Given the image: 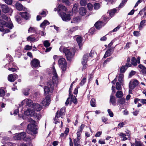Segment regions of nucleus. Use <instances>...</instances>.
<instances>
[{
	"instance_id": "nucleus-1",
	"label": "nucleus",
	"mask_w": 146,
	"mask_h": 146,
	"mask_svg": "<svg viewBox=\"0 0 146 146\" xmlns=\"http://www.w3.org/2000/svg\"><path fill=\"white\" fill-rule=\"evenodd\" d=\"M2 17L3 19L7 21L3 20L0 21V31H3L4 27L12 29L13 27V25L11 23L10 18L5 15L3 16Z\"/></svg>"
},
{
	"instance_id": "nucleus-2",
	"label": "nucleus",
	"mask_w": 146,
	"mask_h": 146,
	"mask_svg": "<svg viewBox=\"0 0 146 146\" xmlns=\"http://www.w3.org/2000/svg\"><path fill=\"white\" fill-rule=\"evenodd\" d=\"M60 51L64 53L65 55L68 60H70L74 57V53L71 49H70L62 46L60 47Z\"/></svg>"
},
{
	"instance_id": "nucleus-3",
	"label": "nucleus",
	"mask_w": 146,
	"mask_h": 146,
	"mask_svg": "<svg viewBox=\"0 0 146 146\" xmlns=\"http://www.w3.org/2000/svg\"><path fill=\"white\" fill-rule=\"evenodd\" d=\"M54 81L51 80L47 83V86L44 88V94L47 95L51 93L53 91L54 86Z\"/></svg>"
},
{
	"instance_id": "nucleus-4",
	"label": "nucleus",
	"mask_w": 146,
	"mask_h": 146,
	"mask_svg": "<svg viewBox=\"0 0 146 146\" xmlns=\"http://www.w3.org/2000/svg\"><path fill=\"white\" fill-rule=\"evenodd\" d=\"M38 128L34 124H29L27 126V131L29 134L34 135L37 133Z\"/></svg>"
},
{
	"instance_id": "nucleus-5",
	"label": "nucleus",
	"mask_w": 146,
	"mask_h": 146,
	"mask_svg": "<svg viewBox=\"0 0 146 146\" xmlns=\"http://www.w3.org/2000/svg\"><path fill=\"white\" fill-rule=\"evenodd\" d=\"M25 114L26 115L31 116H34L38 120L41 117V115L39 113H36L35 111L32 109H29L25 111Z\"/></svg>"
},
{
	"instance_id": "nucleus-6",
	"label": "nucleus",
	"mask_w": 146,
	"mask_h": 146,
	"mask_svg": "<svg viewBox=\"0 0 146 146\" xmlns=\"http://www.w3.org/2000/svg\"><path fill=\"white\" fill-rule=\"evenodd\" d=\"M59 67L63 71L66 70V68L67 63L65 58H62L59 59L58 61Z\"/></svg>"
},
{
	"instance_id": "nucleus-7",
	"label": "nucleus",
	"mask_w": 146,
	"mask_h": 146,
	"mask_svg": "<svg viewBox=\"0 0 146 146\" xmlns=\"http://www.w3.org/2000/svg\"><path fill=\"white\" fill-rule=\"evenodd\" d=\"M89 57H88V54H85L83 57L82 61V64L83 65V67L82 68V70L85 69L86 68L87 65L86 63L89 59Z\"/></svg>"
},
{
	"instance_id": "nucleus-8",
	"label": "nucleus",
	"mask_w": 146,
	"mask_h": 146,
	"mask_svg": "<svg viewBox=\"0 0 146 146\" xmlns=\"http://www.w3.org/2000/svg\"><path fill=\"white\" fill-rule=\"evenodd\" d=\"M139 82L138 81L135 79L131 80L129 83V87L131 90H133L135 87L138 85Z\"/></svg>"
},
{
	"instance_id": "nucleus-9",
	"label": "nucleus",
	"mask_w": 146,
	"mask_h": 146,
	"mask_svg": "<svg viewBox=\"0 0 146 146\" xmlns=\"http://www.w3.org/2000/svg\"><path fill=\"white\" fill-rule=\"evenodd\" d=\"M1 8L2 11L4 13H11L13 11L11 8H9L7 5H1Z\"/></svg>"
},
{
	"instance_id": "nucleus-10",
	"label": "nucleus",
	"mask_w": 146,
	"mask_h": 146,
	"mask_svg": "<svg viewBox=\"0 0 146 146\" xmlns=\"http://www.w3.org/2000/svg\"><path fill=\"white\" fill-rule=\"evenodd\" d=\"M33 104L32 101L29 99H25L21 103L22 106L25 105L26 106L31 108Z\"/></svg>"
},
{
	"instance_id": "nucleus-11",
	"label": "nucleus",
	"mask_w": 146,
	"mask_h": 146,
	"mask_svg": "<svg viewBox=\"0 0 146 146\" xmlns=\"http://www.w3.org/2000/svg\"><path fill=\"white\" fill-rule=\"evenodd\" d=\"M60 15L62 20L64 21H69L71 19L70 15L66 14L65 13L63 12H61Z\"/></svg>"
},
{
	"instance_id": "nucleus-12",
	"label": "nucleus",
	"mask_w": 146,
	"mask_h": 146,
	"mask_svg": "<svg viewBox=\"0 0 146 146\" xmlns=\"http://www.w3.org/2000/svg\"><path fill=\"white\" fill-rule=\"evenodd\" d=\"M31 64L33 68H37L38 67H40V62L38 60L34 58L31 62Z\"/></svg>"
},
{
	"instance_id": "nucleus-13",
	"label": "nucleus",
	"mask_w": 146,
	"mask_h": 146,
	"mask_svg": "<svg viewBox=\"0 0 146 146\" xmlns=\"http://www.w3.org/2000/svg\"><path fill=\"white\" fill-rule=\"evenodd\" d=\"M25 136V133L22 132L19 133H16L14 137L15 139L16 140H20L23 139Z\"/></svg>"
},
{
	"instance_id": "nucleus-14",
	"label": "nucleus",
	"mask_w": 146,
	"mask_h": 146,
	"mask_svg": "<svg viewBox=\"0 0 146 146\" xmlns=\"http://www.w3.org/2000/svg\"><path fill=\"white\" fill-rule=\"evenodd\" d=\"M140 57L139 56H138L137 59L135 57H133L131 59V63L133 66H137V63H140Z\"/></svg>"
},
{
	"instance_id": "nucleus-15",
	"label": "nucleus",
	"mask_w": 146,
	"mask_h": 146,
	"mask_svg": "<svg viewBox=\"0 0 146 146\" xmlns=\"http://www.w3.org/2000/svg\"><path fill=\"white\" fill-rule=\"evenodd\" d=\"M50 98L49 96L48 95L46 96L45 99H44L42 102V103L43 106H46L49 105L50 101Z\"/></svg>"
},
{
	"instance_id": "nucleus-16",
	"label": "nucleus",
	"mask_w": 146,
	"mask_h": 146,
	"mask_svg": "<svg viewBox=\"0 0 146 146\" xmlns=\"http://www.w3.org/2000/svg\"><path fill=\"white\" fill-rule=\"evenodd\" d=\"M18 78L17 75L16 74H11L9 75L8 77L9 81L11 82H14Z\"/></svg>"
},
{
	"instance_id": "nucleus-17",
	"label": "nucleus",
	"mask_w": 146,
	"mask_h": 146,
	"mask_svg": "<svg viewBox=\"0 0 146 146\" xmlns=\"http://www.w3.org/2000/svg\"><path fill=\"white\" fill-rule=\"evenodd\" d=\"M19 15L22 17L26 20L29 19L30 17L29 14L26 12H20L19 13Z\"/></svg>"
},
{
	"instance_id": "nucleus-18",
	"label": "nucleus",
	"mask_w": 146,
	"mask_h": 146,
	"mask_svg": "<svg viewBox=\"0 0 146 146\" xmlns=\"http://www.w3.org/2000/svg\"><path fill=\"white\" fill-rule=\"evenodd\" d=\"M118 135L119 136L121 137V138H122V139L121 140L122 141H125L128 139V138L126 137V136H128V138L130 139V136L129 134H127L126 135L125 134L121 132L118 134Z\"/></svg>"
},
{
	"instance_id": "nucleus-19",
	"label": "nucleus",
	"mask_w": 146,
	"mask_h": 146,
	"mask_svg": "<svg viewBox=\"0 0 146 146\" xmlns=\"http://www.w3.org/2000/svg\"><path fill=\"white\" fill-rule=\"evenodd\" d=\"M32 108L37 111H39L42 109V106L40 104L37 103H33Z\"/></svg>"
},
{
	"instance_id": "nucleus-20",
	"label": "nucleus",
	"mask_w": 146,
	"mask_h": 146,
	"mask_svg": "<svg viewBox=\"0 0 146 146\" xmlns=\"http://www.w3.org/2000/svg\"><path fill=\"white\" fill-rule=\"evenodd\" d=\"M15 5L16 9L19 11L22 10L25 11L26 9L23 7L22 5L19 2L16 3Z\"/></svg>"
},
{
	"instance_id": "nucleus-21",
	"label": "nucleus",
	"mask_w": 146,
	"mask_h": 146,
	"mask_svg": "<svg viewBox=\"0 0 146 146\" xmlns=\"http://www.w3.org/2000/svg\"><path fill=\"white\" fill-rule=\"evenodd\" d=\"M106 23L100 21L97 22L95 24V26L97 29H99L104 26Z\"/></svg>"
},
{
	"instance_id": "nucleus-22",
	"label": "nucleus",
	"mask_w": 146,
	"mask_h": 146,
	"mask_svg": "<svg viewBox=\"0 0 146 146\" xmlns=\"http://www.w3.org/2000/svg\"><path fill=\"white\" fill-rule=\"evenodd\" d=\"M123 75L122 73H120L118 78V80L120 83L121 85L123 86L124 84Z\"/></svg>"
},
{
	"instance_id": "nucleus-23",
	"label": "nucleus",
	"mask_w": 146,
	"mask_h": 146,
	"mask_svg": "<svg viewBox=\"0 0 146 146\" xmlns=\"http://www.w3.org/2000/svg\"><path fill=\"white\" fill-rule=\"evenodd\" d=\"M39 38L38 37L35 38L33 37V36H30L27 38V39L28 41L33 42L37 40Z\"/></svg>"
},
{
	"instance_id": "nucleus-24",
	"label": "nucleus",
	"mask_w": 146,
	"mask_h": 146,
	"mask_svg": "<svg viewBox=\"0 0 146 146\" xmlns=\"http://www.w3.org/2000/svg\"><path fill=\"white\" fill-rule=\"evenodd\" d=\"M79 12L81 15L84 16L86 15V9L84 7H81L79 9Z\"/></svg>"
},
{
	"instance_id": "nucleus-25",
	"label": "nucleus",
	"mask_w": 146,
	"mask_h": 146,
	"mask_svg": "<svg viewBox=\"0 0 146 146\" xmlns=\"http://www.w3.org/2000/svg\"><path fill=\"white\" fill-rule=\"evenodd\" d=\"M60 116L61 118H63L62 117V115L60 114V112H59V111H57L56 113V116L54 119L55 124H56L58 122V121H57V119L58 118L60 117Z\"/></svg>"
},
{
	"instance_id": "nucleus-26",
	"label": "nucleus",
	"mask_w": 146,
	"mask_h": 146,
	"mask_svg": "<svg viewBox=\"0 0 146 146\" xmlns=\"http://www.w3.org/2000/svg\"><path fill=\"white\" fill-rule=\"evenodd\" d=\"M52 74L53 75L52 77V80L55 81L57 80L58 76L56 70L54 68H53Z\"/></svg>"
},
{
	"instance_id": "nucleus-27",
	"label": "nucleus",
	"mask_w": 146,
	"mask_h": 146,
	"mask_svg": "<svg viewBox=\"0 0 146 146\" xmlns=\"http://www.w3.org/2000/svg\"><path fill=\"white\" fill-rule=\"evenodd\" d=\"M58 8L59 9V10L58 11V12L59 13H60V11L61 10L64 11L65 12H66L67 11V9L66 7L60 4L58 6Z\"/></svg>"
},
{
	"instance_id": "nucleus-28",
	"label": "nucleus",
	"mask_w": 146,
	"mask_h": 146,
	"mask_svg": "<svg viewBox=\"0 0 146 146\" xmlns=\"http://www.w3.org/2000/svg\"><path fill=\"white\" fill-rule=\"evenodd\" d=\"M82 38L81 36H78L76 38V41L79 46L80 48L82 46Z\"/></svg>"
},
{
	"instance_id": "nucleus-29",
	"label": "nucleus",
	"mask_w": 146,
	"mask_h": 146,
	"mask_svg": "<svg viewBox=\"0 0 146 146\" xmlns=\"http://www.w3.org/2000/svg\"><path fill=\"white\" fill-rule=\"evenodd\" d=\"M117 11V9L116 8L110 10L109 12V15L111 17H113L115 13Z\"/></svg>"
},
{
	"instance_id": "nucleus-30",
	"label": "nucleus",
	"mask_w": 146,
	"mask_h": 146,
	"mask_svg": "<svg viewBox=\"0 0 146 146\" xmlns=\"http://www.w3.org/2000/svg\"><path fill=\"white\" fill-rule=\"evenodd\" d=\"M49 23L48 21L46 20H45L40 25V27L44 29L45 26L46 25H49Z\"/></svg>"
},
{
	"instance_id": "nucleus-31",
	"label": "nucleus",
	"mask_w": 146,
	"mask_h": 146,
	"mask_svg": "<svg viewBox=\"0 0 146 146\" xmlns=\"http://www.w3.org/2000/svg\"><path fill=\"white\" fill-rule=\"evenodd\" d=\"M110 102L113 105H114L116 102L115 98L112 94H111L110 96Z\"/></svg>"
},
{
	"instance_id": "nucleus-32",
	"label": "nucleus",
	"mask_w": 146,
	"mask_h": 146,
	"mask_svg": "<svg viewBox=\"0 0 146 146\" xmlns=\"http://www.w3.org/2000/svg\"><path fill=\"white\" fill-rule=\"evenodd\" d=\"M80 20V18L79 17H76L74 18L71 21V23H76L79 22Z\"/></svg>"
},
{
	"instance_id": "nucleus-33",
	"label": "nucleus",
	"mask_w": 146,
	"mask_h": 146,
	"mask_svg": "<svg viewBox=\"0 0 146 146\" xmlns=\"http://www.w3.org/2000/svg\"><path fill=\"white\" fill-rule=\"evenodd\" d=\"M111 53L110 49H109L107 50L104 56V58H106L110 56L111 54Z\"/></svg>"
},
{
	"instance_id": "nucleus-34",
	"label": "nucleus",
	"mask_w": 146,
	"mask_h": 146,
	"mask_svg": "<svg viewBox=\"0 0 146 146\" xmlns=\"http://www.w3.org/2000/svg\"><path fill=\"white\" fill-rule=\"evenodd\" d=\"M29 33H36V29L34 27H30L28 30Z\"/></svg>"
},
{
	"instance_id": "nucleus-35",
	"label": "nucleus",
	"mask_w": 146,
	"mask_h": 146,
	"mask_svg": "<svg viewBox=\"0 0 146 146\" xmlns=\"http://www.w3.org/2000/svg\"><path fill=\"white\" fill-rule=\"evenodd\" d=\"M138 67L140 69L139 70L140 71H142L143 72L144 71H145V70H146V68L143 65L140 64L138 66Z\"/></svg>"
},
{
	"instance_id": "nucleus-36",
	"label": "nucleus",
	"mask_w": 146,
	"mask_h": 146,
	"mask_svg": "<svg viewBox=\"0 0 146 146\" xmlns=\"http://www.w3.org/2000/svg\"><path fill=\"white\" fill-rule=\"evenodd\" d=\"M29 90L30 88H27L23 90V92L25 95L27 96L29 94Z\"/></svg>"
},
{
	"instance_id": "nucleus-37",
	"label": "nucleus",
	"mask_w": 146,
	"mask_h": 146,
	"mask_svg": "<svg viewBox=\"0 0 146 146\" xmlns=\"http://www.w3.org/2000/svg\"><path fill=\"white\" fill-rule=\"evenodd\" d=\"M116 96L117 98H121L123 96V93L120 91H118L117 92Z\"/></svg>"
},
{
	"instance_id": "nucleus-38",
	"label": "nucleus",
	"mask_w": 146,
	"mask_h": 146,
	"mask_svg": "<svg viewBox=\"0 0 146 146\" xmlns=\"http://www.w3.org/2000/svg\"><path fill=\"white\" fill-rule=\"evenodd\" d=\"M146 22V21L145 20H144L141 21L140 24V25L139 27V29L141 30L143 27L144 26V24Z\"/></svg>"
},
{
	"instance_id": "nucleus-39",
	"label": "nucleus",
	"mask_w": 146,
	"mask_h": 146,
	"mask_svg": "<svg viewBox=\"0 0 146 146\" xmlns=\"http://www.w3.org/2000/svg\"><path fill=\"white\" fill-rule=\"evenodd\" d=\"M127 1V0H122V2L119 5L118 8L122 7L124 5Z\"/></svg>"
},
{
	"instance_id": "nucleus-40",
	"label": "nucleus",
	"mask_w": 146,
	"mask_h": 146,
	"mask_svg": "<svg viewBox=\"0 0 146 146\" xmlns=\"http://www.w3.org/2000/svg\"><path fill=\"white\" fill-rule=\"evenodd\" d=\"M43 44L44 46L46 47H49L50 45V44L48 40H46L44 41Z\"/></svg>"
},
{
	"instance_id": "nucleus-41",
	"label": "nucleus",
	"mask_w": 146,
	"mask_h": 146,
	"mask_svg": "<svg viewBox=\"0 0 146 146\" xmlns=\"http://www.w3.org/2000/svg\"><path fill=\"white\" fill-rule=\"evenodd\" d=\"M126 65L122 66L120 69V71L121 73H124L127 68Z\"/></svg>"
},
{
	"instance_id": "nucleus-42",
	"label": "nucleus",
	"mask_w": 146,
	"mask_h": 146,
	"mask_svg": "<svg viewBox=\"0 0 146 146\" xmlns=\"http://www.w3.org/2000/svg\"><path fill=\"white\" fill-rule=\"evenodd\" d=\"M71 100L75 104H76L77 103V100L75 96H72L71 98Z\"/></svg>"
},
{
	"instance_id": "nucleus-43",
	"label": "nucleus",
	"mask_w": 146,
	"mask_h": 146,
	"mask_svg": "<svg viewBox=\"0 0 146 146\" xmlns=\"http://www.w3.org/2000/svg\"><path fill=\"white\" fill-rule=\"evenodd\" d=\"M94 99L92 98L90 101L91 105L92 107L96 106L95 103L96 101Z\"/></svg>"
},
{
	"instance_id": "nucleus-44",
	"label": "nucleus",
	"mask_w": 146,
	"mask_h": 146,
	"mask_svg": "<svg viewBox=\"0 0 146 146\" xmlns=\"http://www.w3.org/2000/svg\"><path fill=\"white\" fill-rule=\"evenodd\" d=\"M116 88L117 90H121V84L118 82H117L116 83Z\"/></svg>"
},
{
	"instance_id": "nucleus-45",
	"label": "nucleus",
	"mask_w": 146,
	"mask_h": 146,
	"mask_svg": "<svg viewBox=\"0 0 146 146\" xmlns=\"http://www.w3.org/2000/svg\"><path fill=\"white\" fill-rule=\"evenodd\" d=\"M135 144L137 146H144L142 143L139 141H135Z\"/></svg>"
},
{
	"instance_id": "nucleus-46",
	"label": "nucleus",
	"mask_w": 146,
	"mask_h": 146,
	"mask_svg": "<svg viewBox=\"0 0 146 146\" xmlns=\"http://www.w3.org/2000/svg\"><path fill=\"white\" fill-rule=\"evenodd\" d=\"M5 94V92L3 89H0V96H3Z\"/></svg>"
},
{
	"instance_id": "nucleus-47",
	"label": "nucleus",
	"mask_w": 146,
	"mask_h": 146,
	"mask_svg": "<svg viewBox=\"0 0 146 146\" xmlns=\"http://www.w3.org/2000/svg\"><path fill=\"white\" fill-rule=\"evenodd\" d=\"M118 102L121 104H123L125 102V99L123 98L120 99L118 100Z\"/></svg>"
},
{
	"instance_id": "nucleus-48",
	"label": "nucleus",
	"mask_w": 146,
	"mask_h": 146,
	"mask_svg": "<svg viewBox=\"0 0 146 146\" xmlns=\"http://www.w3.org/2000/svg\"><path fill=\"white\" fill-rule=\"evenodd\" d=\"M65 111V108H62L60 109V111H59L60 114L62 115H63L65 114L64 112Z\"/></svg>"
},
{
	"instance_id": "nucleus-49",
	"label": "nucleus",
	"mask_w": 146,
	"mask_h": 146,
	"mask_svg": "<svg viewBox=\"0 0 146 146\" xmlns=\"http://www.w3.org/2000/svg\"><path fill=\"white\" fill-rule=\"evenodd\" d=\"M94 7L95 9L97 10L100 7V4L98 3H96L94 4Z\"/></svg>"
},
{
	"instance_id": "nucleus-50",
	"label": "nucleus",
	"mask_w": 146,
	"mask_h": 146,
	"mask_svg": "<svg viewBox=\"0 0 146 146\" xmlns=\"http://www.w3.org/2000/svg\"><path fill=\"white\" fill-rule=\"evenodd\" d=\"M125 125L124 122H120L117 125V127L118 128H121L123 127V126Z\"/></svg>"
},
{
	"instance_id": "nucleus-51",
	"label": "nucleus",
	"mask_w": 146,
	"mask_h": 146,
	"mask_svg": "<svg viewBox=\"0 0 146 146\" xmlns=\"http://www.w3.org/2000/svg\"><path fill=\"white\" fill-rule=\"evenodd\" d=\"M134 35L136 36H138L140 35V31H135L133 32Z\"/></svg>"
},
{
	"instance_id": "nucleus-52",
	"label": "nucleus",
	"mask_w": 146,
	"mask_h": 146,
	"mask_svg": "<svg viewBox=\"0 0 146 146\" xmlns=\"http://www.w3.org/2000/svg\"><path fill=\"white\" fill-rule=\"evenodd\" d=\"M80 139V137L77 136L76 139H74V143H79Z\"/></svg>"
},
{
	"instance_id": "nucleus-53",
	"label": "nucleus",
	"mask_w": 146,
	"mask_h": 146,
	"mask_svg": "<svg viewBox=\"0 0 146 146\" xmlns=\"http://www.w3.org/2000/svg\"><path fill=\"white\" fill-rule=\"evenodd\" d=\"M119 25L117 27L114 29L112 31H111L110 32L111 33L112 32H116L117 31L119 30L120 28Z\"/></svg>"
},
{
	"instance_id": "nucleus-54",
	"label": "nucleus",
	"mask_w": 146,
	"mask_h": 146,
	"mask_svg": "<svg viewBox=\"0 0 146 146\" xmlns=\"http://www.w3.org/2000/svg\"><path fill=\"white\" fill-rule=\"evenodd\" d=\"M87 3L86 0H81L80 1V4L82 6L85 5Z\"/></svg>"
},
{
	"instance_id": "nucleus-55",
	"label": "nucleus",
	"mask_w": 146,
	"mask_h": 146,
	"mask_svg": "<svg viewBox=\"0 0 146 146\" xmlns=\"http://www.w3.org/2000/svg\"><path fill=\"white\" fill-rule=\"evenodd\" d=\"M86 78H84L82 80L80 83V85L81 86L83 85L86 82Z\"/></svg>"
},
{
	"instance_id": "nucleus-56",
	"label": "nucleus",
	"mask_w": 146,
	"mask_h": 146,
	"mask_svg": "<svg viewBox=\"0 0 146 146\" xmlns=\"http://www.w3.org/2000/svg\"><path fill=\"white\" fill-rule=\"evenodd\" d=\"M62 2L63 3H65L66 5H69L71 4V3L68 0H62Z\"/></svg>"
},
{
	"instance_id": "nucleus-57",
	"label": "nucleus",
	"mask_w": 146,
	"mask_h": 146,
	"mask_svg": "<svg viewBox=\"0 0 146 146\" xmlns=\"http://www.w3.org/2000/svg\"><path fill=\"white\" fill-rule=\"evenodd\" d=\"M5 2L7 4L10 5H11L12 3V0H5Z\"/></svg>"
},
{
	"instance_id": "nucleus-58",
	"label": "nucleus",
	"mask_w": 146,
	"mask_h": 146,
	"mask_svg": "<svg viewBox=\"0 0 146 146\" xmlns=\"http://www.w3.org/2000/svg\"><path fill=\"white\" fill-rule=\"evenodd\" d=\"M87 7L88 8V9L90 10H92V9L93 8V5H92L91 4V3H88V4H87Z\"/></svg>"
},
{
	"instance_id": "nucleus-59",
	"label": "nucleus",
	"mask_w": 146,
	"mask_h": 146,
	"mask_svg": "<svg viewBox=\"0 0 146 146\" xmlns=\"http://www.w3.org/2000/svg\"><path fill=\"white\" fill-rule=\"evenodd\" d=\"M130 58L128 57L127 58V62L126 63V65L127 66V67H129L131 66V64H129V62H130Z\"/></svg>"
},
{
	"instance_id": "nucleus-60",
	"label": "nucleus",
	"mask_w": 146,
	"mask_h": 146,
	"mask_svg": "<svg viewBox=\"0 0 146 146\" xmlns=\"http://www.w3.org/2000/svg\"><path fill=\"white\" fill-rule=\"evenodd\" d=\"M135 71L133 70H132L129 73V77H131L132 76L135 75Z\"/></svg>"
},
{
	"instance_id": "nucleus-61",
	"label": "nucleus",
	"mask_w": 146,
	"mask_h": 146,
	"mask_svg": "<svg viewBox=\"0 0 146 146\" xmlns=\"http://www.w3.org/2000/svg\"><path fill=\"white\" fill-rule=\"evenodd\" d=\"M108 112L109 113V114L110 116L111 117H113V114L111 110L110 109H108Z\"/></svg>"
},
{
	"instance_id": "nucleus-62",
	"label": "nucleus",
	"mask_w": 146,
	"mask_h": 146,
	"mask_svg": "<svg viewBox=\"0 0 146 146\" xmlns=\"http://www.w3.org/2000/svg\"><path fill=\"white\" fill-rule=\"evenodd\" d=\"M32 48V46H29L28 45L26 46L25 47V49L26 50H31Z\"/></svg>"
},
{
	"instance_id": "nucleus-63",
	"label": "nucleus",
	"mask_w": 146,
	"mask_h": 146,
	"mask_svg": "<svg viewBox=\"0 0 146 146\" xmlns=\"http://www.w3.org/2000/svg\"><path fill=\"white\" fill-rule=\"evenodd\" d=\"M110 59L111 58H109L104 61L103 63V65L104 66L107 64V62H109L110 61Z\"/></svg>"
},
{
	"instance_id": "nucleus-64",
	"label": "nucleus",
	"mask_w": 146,
	"mask_h": 146,
	"mask_svg": "<svg viewBox=\"0 0 146 146\" xmlns=\"http://www.w3.org/2000/svg\"><path fill=\"white\" fill-rule=\"evenodd\" d=\"M28 121L29 122L32 123V124H34L35 123V121L33 120L31 117H29L28 118Z\"/></svg>"
}]
</instances>
